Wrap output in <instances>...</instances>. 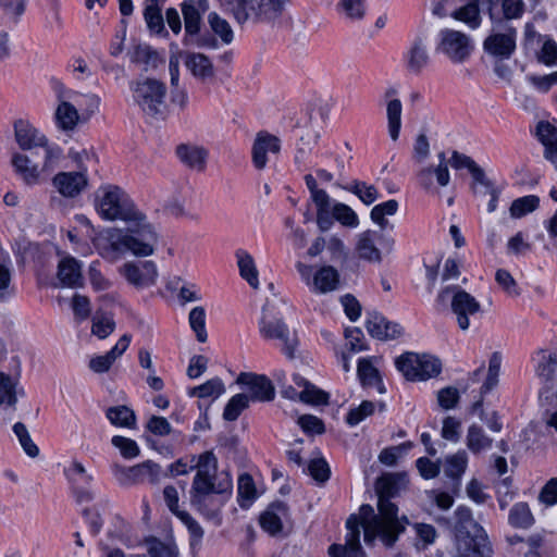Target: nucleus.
<instances>
[{
    "label": "nucleus",
    "instance_id": "nucleus-59",
    "mask_svg": "<svg viewBox=\"0 0 557 557\" xmlns=\"http://www.w3.org/2000/svg\"><path fill=\"white\" fill-rule=\"evenodd\" d=\"M13 432L16 435L24 453L30 457L36 458L39 455L38 446L33 442L26 425L22 422H16L13 425Z\"/></svg>",
    "mask_w": 557,
    "mask_h": 557
},
{
    "label": "nucleus",
    "instance_id": "nucleus-54",
    "mask_svg": "<svg viewBox=\"0 0 557 557\" xmlns=\"http://www.w3.org/2000/svg\"><path fill=\"white\" fill-rule=\"evenodd\" d=\"M208 23L212 32L221 38L223 44L228 45L233 41L234 33L230 23L216 12L208 14Z\"/></svg>",
    "mask_w": 557,
    "mask_h": 557
},
{
    "label": "nucleus",
    "instance_id": "nucleus-20",
    "mask_svg": "<svg viewBox=\"0 0 557 557\" xmlns=\"http://www.w3.org/2000/svg\"><path fill=\"white\" fill-rule=\"evenodd\" d=\"M65 96L66 89L63 87L57 90L59 104L54 112V120L60 129L70 132L73 131L79 122L84 121L83 115L74 102L71 99L65 98Z\"/></svg>",
    "mask_w": 557,
    "mask_h": 557
},
{
    "label": "nucleus",
    "instance_id": "nucleus-46",
    "mask_svg": "<svg viewBox=\"0 0 557 557\" xmlns=\"http://www.w3.org/2000/svg\"><path fill=\"white\" fill-rule=\"evenodd\" d=\"M403 104L397 98H391L386 103L387 128L392 140L396 141L399 137L401 127Z\"/></svg>",
    "mask_w": 557,
    "mask_h": 557
},
{
    "label": "nucleus",
    "instance_id": "nucleus-4",
    "mask_svg": "<svg viewBox=\"0 0 557 557\" xmlns=\"http://www.w3.org/2000/svg\"><path fill=\"white\" fill-rule=\"evenodd\" d=\"M451 531L453 557H490L492 549L487 534L468 507L459 506L454 511Z\"/></svg>",
    "mask_w": 557,
    "mask_h": 557
},
{
    "label": "nucleus",
    "instance_id": "nucleus-42",
    "mask_svg": "<svg viewBox=\"0 0 557 557\" xmlns=\"http://www.w3.org/2000/svg\"><path fill=\"white\" fill-rule=\"evenodd\" d=\"M221 7L228 12L237 24L247 25L249 17L255 16L252 9L253 0H219Z\"/></svg>",
    "mask_w": 557,
    "mask_h": 557
},
{
    "label": "nucleus",
    "instance_id": "nucleus-25",
    "mask_svg": "<svg viewBox=\"0 0 557 557\" xmlns=\"http://www.w3.org/2000/svg\"><path fill=\"white\" fill-rule=\"evenodd\" d=\"M289 0H253L252 9L255 16L249 17L248 24H273L283 14L286 3Z\"/></svg>",
    "mask_w": 557,
    "mask_h": 557
},
{
    "label": "nucleus",
    "instance_id": "nucleus-12",
    "mask_svg": "<svg viewBox=\"0 0 557 557\" xmlns=\"http://www.w3.org/2000/svg\"><path fill=\"white\" fill-rule=\"evenodd\" d=\"M296 269L301 281L312 293L326 294L335 290L338 286L339 273L332 265H323L313 273L311 265L297 262Z\"/></svg>",
    "mask_w": 557,
    "mask_h": 557
},
{
    "label": "nucleus",
    "instance_id": "nucleus-26",
    "mask_svg": "<svg viewBox=\"0 0 557 557\" xmlns=\"http://www.w3.org/2000/svg\"><path fill=\"white\" fill-rule=\"evenodd\" d=\"M487 15L492 22L517 20L523 15L524 2L522 0H486Z\"/></svg>",
    "mask_w": 557,
    "mask_h": 557
},
{
    "label": "nucleus",
    "instance_id": "nucleus-2",
    "mask_svg": "<svg viewBox=\"0 0 557 557\" xmlns=\"http://www.w3.org/2000/svg\"><path fill=\"white\" fill-rule=\"evenodd\" d=\"M158 235L150 223L132 225L126 230L109 228L94 240L98 253L109 262H115L126 252L138 257L151 256Z\"/></svg>",
    "mask_w": 557,
    "mask_h": 557
},
{
    "label": "nucleus",
    "instance_id": "nucleus-28",
    "mask_svg": "<svg viewBox=\"0 0 557 557\" xmlns=\"http://www.w3.org/2000/svg\"><path fill=\"white\" fill-rule=\"evenodd\" d=\"M131 343V335L124 334L117 343L104 355L94 356L89 360V369L95 373L108 372L112 364L124 354Z\"/></svg>",
    "mask_w": 557,
    "mask_h": 557
},
{
    "label": "nucleus",
    "instance_id": "nucleus-18",
    "mask_svg": "<svg viewBox=\"0 0 557 557\" xmlns=\"http://www.w3.org/2000/svg\"><path fill=\"white\" fill-rule=\"evenodd\" d=\"M305 182L317 207V224L322 232H326L332 226L331 198L324 189L318 187L311 174L305 176Z\"/></svg>",
    "mask_w": 557,
    "mask_h": 557
},
{
    "label": "nucleus",
    "instance_id": "nucleus-13",
    "mask_svg": "<svg viewBox=\"0 0 557 557\" xmlns=\"http://www.w3.org/2000/svg\"><path fill=\"white\" fill-rule=\"evenodd\" d=\"M112 471L116 481L123 486H131L145 482L157 484L162 475L161 467L151 460L144 461L133 467L113 465Z\"/></svg>",
    "mask_w": 557,
    "mask_h": 557
},
{
    "label": "nucleus",
    "instance_id": "nucleus-21",
    "mask_svg": "<svg viewBox=\"0 0 557 557\" xmlns=\"http://www.w3.org/2000/svg\"><path fill=\"white\" fill-rule=\"evenodd\" d=\"M281 150V140L265 132L257 133L251 148V157L253 166L257 170H263L269 161L268 154H277Z\"/></svg>",
    "mask_w": 557,
    "mask_h": 557
},
{
    "label": "nucleus",
    "instance_id": "nucleus-23",
    "mask_svg": "<svg viewBox=\"0 0 557 557\" xmlns=\"http://www.w3.org/2000/svg\"><path fill=\"white\" fill-rule=\"evenodd\" d=\"M406 70L413 75H420L431 63V55L425 40L417 37L404 54Z\"/></svg>",
    "mask_w": 557,
    "mask_h": 557
},
{
    "label": "nucleus",
    "instance_id": "nucleus-61",
    "mask_svg": "<svg viewBox=\"0 0 557 557\" xmlns=\"http://www.w3.org/2000/svg\"><path fill=\"white\" fill-rule=\"evenodd\" d=\"M502 366V356L499 352L495 351L492 354L488 361V371L485 382L481 387V393L486 394L491 392L498 383V376L500 372Z\"/></svg>",
    "mask_w": 557,
    "mask_h": 557
},
{
    "label": "nucleus",
    "instance_id": "nucleus-11",
    "mask_svg": "<svg viewBox=\"0 0 557 557\" xmlns=\"http://www.w3.org/2000/svg\"><path fill=\"white\" fill-rule=\"evenodd\" d=\"M473 50L474 44L469 35L451 28H444L438 33L436 51L453 63L466 62Z\"/></svg>",
    "mask_w": 557,
    "mask_h": 557
},
{
    "label": "nucleus",
    "instance_id": "nucleus-19",
    "mask_svg": "<svg viewBox=\"0 0 557 557\" xmlns=\"http://www.w3.org/2000/svg\"><path fill=\"white\" fill-rule=\"evenodd\" d=\"M516 36L517 33L512 28L506 33H492L485 38L483 49L497 60H508L516 50Z\"/></svg>",
    "mask_w": 557,
    "mask_h": 557
},
{
    "label": "nucleus",
    "instance_id": "nucleus-16",
    "mask_svg": "<svg viewBox=\"0 0 557 557\" xmlns=\"http://www.w3.org/2000/svg\"><path fill=\"white\" fill-rule=\"evenodd\" d=\"M125 280L137 288L154 285L158 278V269L153 261L126 262L120 268Z\"/></svg>",
    "mask_w": 557,
    "mask_h": 557
},
{
    "label": "nucleus",
    "instance_id": "nucleus-50",
    "mask_svg": "<svg viewBox=\"0 0 557 557\" xmlns=\"http://www.w3.org/2000/svg\"><path fill=\"white\" fill-rule=\"evenodd\" d=\"M508 521L515 528H530L534 523V518L529 505L527 503L515 504L509 511Z\"/></svg>",
    "mask_w": 557,
    "mask_h": 557
},
{
    "label": "nucleus",
    "instance_id": "nucleus-29",
    "mask_svg": "<svg viewBox=\"0 0 557 557\" xmlns=\"http://www.w3.org/2000/svg\"><path fill=\"white\" fill-rule=\"evenodd\" d=\"M366 327L372 337L381 341L396 338L401 333L399 324L387 321L379 312L368 313Z\"/></svg>",
    "mask_w": 557,
    "mask_h": 557
},
{
    "label": "nucleus",
    "instance_id": "nucleus-36",
    "mask_svg": "<svg viewBox=\"0 0 557 557\" xmlns=\"http://www.w3.org/2000/svg\"><path fill=\"white\" fill-rule=\"evenodd\" d=\"M376 232L364 231L357 236L356 252L362 260L372 263H380L382 255L380 249L375 246Z\"/></svg>",
    "mask_w": 557,
    "mask_h": 557
},
{
    "label": "nucleus",
    "instance_id": "nucleus-5",
    "mask_svg": "<svg viewBox=\"0 0 557 557\" xmlns=\"http://www.w3.org/2000/svg\"><path fill=\"white\" fill-rule=\"evenodd\" d=\"M97 213L107 221L121 220L132 225L149 223L131 197L116 185L100 186L95 194Z\"/></svg>",
    "mask_w": 557,
    "mask_h": 557
},
{
    "label": "nucleus",
    "instance_id": "nucleus-60",
    "mask_svg": "<svg viewBox=\"0 0 557 557\" xmlns=\"http://www.w3.org/2000/svg\"><path fill=\"white\" fill-rule=\"evenodd\" d=\"M346 189L356 195L367 206L372 205L379 198L375 186L361 181H354Z\"/></svg>",
    "mask_w": 557,
    "mask_h": 557
},
{
    "label": "nucleus",
    "instance_id": "nucleus-41",
    "mask_svg": "<svg viewBox=\"0 0 557 557\" xmlns=\"http://www.w3.org/2000/svg\"><path fill=\"white\" fill-rule=\"evenodd\" d=\"M433 175H435L436 182L440 186L445 187L448 185L450 175L447 164H438L435 169H432L431 166L421 169L417 174L419 185L423 189L430 190L433 186Z\"/></svg>",
    "mask_w": 557,
    "mask_h": 557
},
{
    "label": "nucleus",
    "instance_id": "nucleus-27",
    "mask_svg": "<svg viewBox=\"0 0 557 557\" xmlns=\"http://www.w3.org/2000/svg\"><path fill=\"white\" fill-rule=\"evenodd\" d=\"M289 520V510L285 503L276 502L271 504L260 516L261 528L271 535L278 534L284 522Z\"/></svg>",
    "mask_w": 557,
    "mask_h": 557
},
{
    "label": "nucleus",
    "instance_id": "nucleus-63",
    "mask_svg": "<svg viewBox=\"0 0 557 557\" xmlns=\"http://www.w3.org/2000/svg\"><path fill=\"white\" fill-rule=\"evenodd\" d=\"M188 321L191 330L196 333L198 342L205 343L207 341L206 331V311L203 307H195L189 312Z\"/></svg>",
    "mask_w": 557,
    "mask_h": 557
},
{
    "label": "nucleus",
    "instance_id": "nucleus-49",
    "mask_svg": "<svg viewBox=\"0 0 557 557\" xmlns=\"http://www.w3.org/2000/svg\"><path fill=\"white\" fill-rule=\"evenodd\" d=\"M332 224L334 220L338 221L343 226L356 228L359 225L357 213L347 205L331 201Z\"/></svg>",
    "mask_w": 557,
    "mask_h": 557
},
{
    "label": "nucleus",
    "instance_id": "nucleus-39",
    "mask_svg": "<svg viewBox=\"0 0 557 557\" xmlns=\"http://www.w3.org/2000/svg\"><path fill=\"white\" fill-rule=\"evenodd\" d=\"M239 275L253 289L259 288V272L253 257L245 249H237L235 252Z\"/></svg>",
    "mask_w": 557,
    "mask_h": 557
},
{
    "label": "nucleus",
    "instance_id": "nucleus-10",
    "mask_svg": "<svg viewBox=\"0 0 557 557\" xmlns=\"http://www.w3.org/2000/svg\"><path fill=\"white\" fill-rule=\"evenodd\" d=\"M450 299L451 311L457 317L458 326L467 331L470 326L469 315L480 311V302L459 286H448L442 289L437 297V304H445Z\"/></svg>",
    "mask_w": 557,
    "mask_h": 557
},
{
    "label": "nucleus",
    "instance_id": "nucleus-17",
    "mask_svg": "<svg viewBox=\"0 0 557 557\" xmlns=\"http://www.w3.org/2000/svg\"><path fill=\"white\" fill-rule=\"evenodd\" d=\"M87 185V169L82 165L77 172H59L52 178V186L65 198L77 197Z\"/></svg>",
    "mask_w": 557,
    "mask_h": 557
},
{
    "label": "nucleus",
    "instance_id": "nucleus-8",
    "mask_svg": "<svg viewBox=\"0 0 557 557\" xmlns=\"http://www.w3.org/2000/svg\"><path fill=\"white\" fill-rule=\"evenodd\" d=\"M259 332L267 341H277L282 351L287 357H294L297 346L296 336L289 331L283 319L273 312L269 304L262 308Z\"/></svg>",
    "mask_w": 557,
    "mask_h": 557
},
{
    "label": "nucleus",
    "instance_id": "nucleus-53",
    "mask_svg": "<svg viewBox=\"0 0 557 557\" xmlns=\"http://www.w3.org/2000/svg\"><path fill=\"white\" fill-rule=\"evenodd\" d=\"M225 391L224 384L221 379L214 377L211 380H208L203 384L193 387L189 389L188 394L193 397L198 398H218L221 396Z\"/></svg>",
    "mask_w": 557,
    "mask_h": 557
},
{
    "label": "nucleus",
    "instance_id": "nucleus-40",
    "mask_svg": "<svg viewBox=\"0 0 557 557\" xmlns=\"http://www.w3.org/2000/svg\"><path fill=\"white\" fill-rule=\"evenodd\" d=\"M165 0H145L144 17L148 28L156 34H168L162 9Z\"/></svg>",
    "mask_w": 557,
    "mask_h": 557
},
{
    "label": "nucleus",
    "instance_id": "nucleus-3",
    "mask_svg": "<svg viewBox=\"0 0 557 557\" xmlns=\"http://www.w3.org/2000/svg\"><path fill=\"white\" fill-rule=\"evenodd\" d=\"M377 515L371 505L364 504L359 509V527L364 533V542L372 545L379 537L386 547H393L409 523L407 517H398V508L391 500L377 502Z\"/></svg>",
    "mask_w": 557,
    "mask_h": 557
},
{
    "label": "nucleus",
    "instance_id": "nucleus-64",
    "mask_svg": "<svg viewBox=\"0 0 557 557\" xmlns=\"http://www.w3.org/2000/svg\"><path fill=\"white\" fill-rule=\"evenodd\" d=\"M376 494L380 502L382 500H391L397 493V476L395 474H384L377 479L375 484Z\"/></svg>",
    "mask_w": 557,
    "mask_h": 557
},
{
    "label": "nucleus",
    "instance_id": "nucleus-9",
    "mask_svg": "<svg viewBox=\"0 0 557 557\" xmlns=\"http://www.w3.org/2000/svg\"><path fill=\"white\" fill-rule=\"evenodd\" d=\"M396 368L409 381H426L440 374L441 361L430 355L406 352L395 361Z\"/></svg>",
    "mask_w": 557,
    "mask_h": 557
},
{
    "label": "nucleus",
    "instance_id": "nucleus-44",
    "mask_svg": "<svg viewBox=\"0 0 557 557\" xmlns=\"http://www.w3.org/2000/svg\"><path fill=\"white\" fill-rule=\"evenodd\" d=\"M39 148L44 150V160L39 170L41 175L49 176L60 164L64 158L63 149L54 144L50 143L49 139L45 141Z\"/></svg>",
    "mask_w": 557,
    "mask_h": 557
},
{
    "label": "nucleus",
    "instance_id": "nucleus-56",
    "mask_svg": "<svg viewBox=\"0 0 557 557\" xmlns=\"http://www.w3.org/2000/svg\"><path fill=\"white\" fill-rule=\"evenodd\" d=\"M398 210V202L395 199H389L385 202L374 206L371 210V220L377 224L381 228H385L388 225V221L385 219L386 215H394Z\"/></svg>",
    "mask_w": 557,
    "mask_h": 557
},
{
    "label": "nucleus",
    "instance_id": "nucleus-48",
    "mask_svg": "<svg viewBox=\"0 0 557 557\" xmlns=\"http://www.w3.org/2000/svg\"><path fill=\"white\" fill-rule=\"evenodd\" d=\"M358 376L363 385L374 386L377 388L379 393L383 394L385 392L382 379L379 374L376 368L367 360L360 359L358 362Z\"/></svg>",
    "mask_w": 557,
    "mask_h": 557
},
{
    "label": "nucleus",
    "instance_id": "nucleus-6",
    "mask_svg": "<svg viewBox=\"0 0 557 557\" xmlns=\"http://www.w3.org/2000/svg\"><path fill=\"white\" fill-rule=\"evenodd\" d=\"M134 102L148 116L157 117L165 111V85L154 78H144L129 84Z\"/></svg>",
    "mask_w": 557,
    "mask_h": 557
},
{
    "label": "nucleus",
    "instance_id": "nucleus-14",
    "mask_svg": "<svg viewBox=\"0 0 557 557\" xmlns=\"http://www.w3.org/2000/svg\"><path fill=\"white\" fill-rule=\"evenodd\" d=\"M63 474L77 503H89L94 499L95 495L90 490L94 478L81 461L72 460L64 467Z\"/></svg>",
    "mask_w": 557,
    "mask_h": 557
},
{
    "label": "nucleus",
    "instance_id": "nucleus-43",
    "mask_svg": "<svg viewBox=\"0 0 557 557\" xmlns=\"http://www.w3.org/2000/svg\"><path fill=\"white\" fill-rule=\"evenodd\" d=\"M65 98L71 99L83 115V121L90 119L98 111L100 99L94 94L83 95L74 90L66 89Z\"/></svg>",
    "mask_w": 557,
    "mask_h": 557
},
{
    "label": "nucleus",
    "instance_id": "nucleus-1",
    "mask_svg": "<svg viewBox=\"0 0 557 557\" xmlns=\"http://www.w3.org/2000/svg\"><path fill=\"white\" fill-rule=\"evenodd\" d=\"M193 470H196V474L189 490L190 504L207 518H213L222 506V502L215 499V496L231 495L232 478L227 472H218V458L211 450L191 456L190 465L182 458L177 459L168 467L163 475L175 478Z\"/></svg>",
    "mask_w": 557,
    "mask_h": 557
},
{
    "label": "nucleus",
    "instance_id": "nucleus-58",
    "mask_svg": "<svg viewBox=\"0 0 557 557\" xmlns=\"http://www.w3.org/2000/svg\"><path fill=\"white\" fill-rule=\"evenodd\" d=\"M249 397L247 394L239 393L234 395L228 403L226 404L223 418L226 421H235L243 410H245L249 406Z\"/></svg>",
    "mask_w": 557,
    "mask_h": 557
},
{
    "label": "nucleus",
    "instance_id": "nucleus-15",
    "mask_svg": "<svg viewBox=\"0 0 557 557\" xmlns=\"http://www.w3.org/2000/svg\"><path fill=\"white\" fill-rule=\"evenodd\" d=\"M236 383L248 391L247 395L250 401L267 403L275 397L274 385L264 374L242 372L237 376Z\"/></svg>",
    "mask_w": 557,
    "mask_h": 557
},
{
    "label": "nucleus",
    "instance_id": "nucleus-30",
    "mask_svg": "<svg viewBox=\"0 0 557 557\" xmlns=\"http://www.w3.org/2000/svg\"><path fill=\"white\" fill-rule=\"evenodd\" d=\"M466 3L451 12V17L476 29L482 23L481 9L487 14L486 0H465Z\"/></svg>",
    "mask_w": 557,
    "mask_h": 557
},
{
    "label": "nucleus",
    "instance_id": "nucleus-55",
    "mask_svg": "<svg viewBox=\"0 0 557 557\" xmlns=\"http://www.w3.org/2000/svg\"><path fill=\"white\" fill-rule=\"evenodd\" d=\"M540 205V198L535 195H529L517 198L512 201L509 212L513 219H520L528 213L533 212Z\"/></svg>",
    "mask_w": 557,
    "mask_h": 557
},
{
    "label": "nucleus",
    "instance_id": "nucleus-34",
    "mask_svg": "<svg viewBox=\"0 0 557 557\" xmlns=\"http://www.w3.org/2000/svg\"><path fill=\"white\" fill-rule=\"evenodd\" d=\"M57 276L62 286L75 288L83 285L82 265L73 257H65L59 262Z\"/></svg>",
    "mask_w": 557,
    "mask_h": 557
},
{
    "label": "nucleus",
    "instance_id": "nucleus-37",
    "mask_svg": "<svg viewBox=\"0 0 557 557\" xmlns=\"http://www.w3.org/2000/svg\"><path fill=\"white\" fill-rule=\"evenodd\" d=\"M176 156L189 169L202 171L208 152L202 147L182 144L176 148Z\"/></svg>",
    "mask_w": 557,
    "mask_h": 557
},
{
    "label": "nucleus",
    "instance_id": "nucleus-47",
    "mask_svg": "<svg viewBox=\"0 0 557 557\" xmlns=\"http://www.w3.org/2000/svg\"><path fill=\"white\" fill-rule=\"evenodd\" d=\"M106 417L119 428L133 429L136 425L135 412L127 406H113L107 409Z\"/></svg>",
    "mask_w": 557,
    "mask_h": 557
},
{
    "label": "nucleus",
    "instance_id": "nucleus-24",
    "mask_svg": "<svg viewBox=\"0 0 557 557\" xmlns=\"http://www.w3.org/2000/svg\"><path fill=\"white\" fill-rule=\"evenodd\" d=\"M13 129L14 139L24 151L39 148L48 139L42 132L24 119L16 120L13 124Z\"/></svg>",
    "mask_w": 557,
    "mask_h": 557
},
{
    "label": "nucleus",
    "instance_id": "nucleus-7",
    "mask_svg": "<svg viewBox=\"0 0 557 557\" xmlns=\"http://www.w3.org/2000/svg\"><path fill=\"white\" fill-rule=\"evenodd\" d=\"M185 25V45L200 48H215L216 40L211 35H200L201 15L207 10L206 0H185L181 3Z\"/></svg>",
    "mask_w": 557,
    "mask_h": 557
},
{
    "label": "nucleus",
    "instance_id": "nucleus-45",
    "mask_svg": "<svg viewBox=\"0 0 557 557\" xmlns=\"http://www.w3.org/2000/svg\"><path fill=\"white\" fill-rule=\"evenodd\" d=\"M449 164L457 169H468L470 174L472 175L474 182L481 185H488V178L486 177L482 168H480L473 159L470 157L460 153L458 151H453L451 158L449 160Z\"/></svg>",
    "mask_w": 557,
    "mask_h": 557
},
{
    "label": "nucleus",
    "instance_id": "nucleus-38",
    "mask_svg": "<svg viewBox=\"0 0 557 557\" xmlns=\"http://www.w3.org/2000/svg\"><path fill=\"white\" fill-rule=\"evenodd\" d=\"M468 467V455L465 450H458L453 455L445 457L443 461V471L445 475L454 481L456 487Z\"/></svg>",
    "mask_w": 557,
    "mask_h": 557
},
{
    "label": "nucleus",
    "instance_id": "nucleus-22",
    "mask_svg": "<svg viewBox=\"0 0 557 557\" xmlns=\"http://www.w3.org/2000/svg\"><path fill=\"white\" fill-rule=\"evenodd\" d=\"M10 366L13 375L0 371V406L7 405L9 407L15 406L18 395H24V391L17 389V379L20 375L21 362L17 356L10 359Z\"/></svg>",
    "mask_w": 557,
    "mask_h": 557
},
{
    "label": "nucleus",
    "instance_id": "nucleus-32",
    "mask_svg": "<svg viewBox=\"0 0 557 557\" xmlns=\"http://www.w3.org/2000/svg\"><path fill=\"white\" fill-rule=\"evenodd\" d=\"M184 63L193 76L203 83L212 82L215 78L212 61L202 53H186Z\"/></svg>",
    "mask_w": 557,
    "mask_h": 557
},
{
    "label": "nucleus",
    "instance_id": "nucleus-35",
    "mask_svg": "<svg viewBox=\"0 0 557 557\" xmlns=\"http://www.w3.org/2000/svg\"><path fill=\"white\" fill-rule=\"evenodd\" d=\"M536 136L545 147V159L557 170V128L547 121H541L536 126Z\"/></svg>",
    "mask_w": 557,
    "mask_h": 557
},
{
    "label": "nucleus",
    "instance_id": "nucleus-52",
    "mask_svg": "<svg viewBox=\"0 0 557 557\" xmlns=\"http://www.w3.org/2000/svg\"><path fill=\"white\" fill-rule=\"evenodd\" d=\"M238 503L242 508H247L256 499V486L250 474L244 473L238 478Z\"/></svg>",
    "mask_w": 557,
    "mask_h": 557
},
{
    "label": "nucleus",
    "instance_id": "nucleus-33",
    "mask_svg": "<svg viewBox=\"0 0 557 557\" xmlns=\"http://www.w3.org/2000/svg\"><path fill=\"white\" fill-rule=\"evenodd\" d=\"M11 163L16 174L21 176L26 185L34 186L42 181L39 165L34 163L27 154L14 152L12 154Z\"/></svg>",
    "mask_w": 557,
    "mask_h": 557
},
{
    "label": "nucleus",
    "instance_id": "nucleus-57",
    "mask_svg": "<svg viewBox=\"0 0 557 557\" xmlns=\"http://www.w3.org/2000/svg\"><path fill=\"white\" fill-rule=\"evenodd\" d=\"M337 10L349 21H360L366 14L364 0H339Z\"/></svg>",
    "mask_w": 557,
    "mask_h": 557
},
{
    "label": "nucleus",
    "instance_id": "nucleus-31",
    "mask_svg": "<svg viewBox=\"0 0 557 557\" xmlns=\"http://www.w3.org/2000/svg\"><path fill=\"white\" fill-rule=\"evenodd\" d=\"M533 360L535 374L542 383L557 385V352L542 349L535 354Z\"/></svg>",
    "mask_w": 557,
    "mask_h": 557
},
{
    "label": "nucleus",
    "instance_id": "nucleus-62",
    "mask_svg": "<svg viewBox=\"0 0 557 557\" xmlns=\"http://www.w3.org/2000/svg\"><path fill=\"white\" fill-rule=\"evenodd\" d=\"M150 557H177V547L174 543H165L156 537L146 541Z\"/></svg>",
    "mask_w": 557,
    "mask_h": 557
},
{
    "label": "nucleus",
    "instance_id": "nucleus-51",
    "mask_svg": "<svg viewBox=\"0 0 557 557\" xmlns=\"http://www.w3.org/2000/svg\"><path fill=\"white\" fill-rule=\"evenodd\" d=\"M493 440L485 435L483 429L472 424L468 429L467 447L473 453L479 454L492 446Z\"/></svg>",
    "mask_w": 557,
    "mask_h": 557
}]
</instances>
